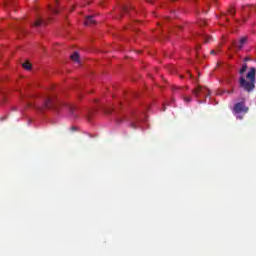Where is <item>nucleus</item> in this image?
Returning <instances> with one entry per match:
<instances>
[{"instance_id": "f257e3e1", "label": "nucleus", "mask_w": 256, "mask_h": 256, "mask_svg": "<svg viewBox=\"0 0 256 256\" xmlns=\"http://www.w3.org/2000/svg\"><path fill=\"white\" fill-rule=\"evenodd\" d=\"M256 83V68L251 67L245 76H241L239 79V87L246 91V93H253L255 91Z\"/></svg>"}, {"instance_id": "f03ea898", "label": "nucleus", "mask_w": 256, "mask_h": 256, "mask_svg": "<svg viewBox=\"0 0 256 256\" xmlns=\"http://www.w3.org/2000/svg\"><path fill=\"white\" fill-rule=\"evenodd\" d=\"M63 103L59 102L55 96H44L43 97V108L44 109H59Z\"/></svg>"}, {"instance_id": "7ed1b4c3", "label": "nucleus", "mask_w": 256, "mask_h": 256, "mask_svg": "<svg viewBox=\"0 0 256 256\" xmlns=\"http://www.w3.org/2000/svg\"><path fill=\"white\" fill-rule=\"evenodd\" d=\"M234 113H247L249 111V107L245 106V102H238L234 105L233 109Z\"/></svg>"}, {"instance_id": "20e7f679", "label": "nucleus", "mask_w": 256, "mask_h": 256, "mask_svg": "<svg viewBox=\"0 0 256 256\" xmlns=\"http://www.w3.org/2000/svg\"><path fill=\"white\" fill-rule=\"evenodd\" d=\"M201 94L204 95V97H209V89L198 86L193 90V95H195V97H199Z\"/></svg>"}, {"instance_id": "39448f33", "label": "nucleus", "mask_w": 256, "mask_h": 256, "mask_svg": "<svg viewBox=\"0 0 256 256\" xmlns=\"http://www.w3.org/2000/svg\"><path fill=\"white\" fill-rule=\"evenodd\" d=\"M65 107L67 110H69L70 117H72V119H77L79 117V115L75 113V111H77V108H75V106L71 104H65Z\"/></svg>"}, {"instance_id": "423d86ee", "label": "nucleus", "mask_w": 256, "mask_h": 256, "mask_svg": "<svg viewBox=\"0 0 256 256\" xmlns=\"http://www.w3.org/2000/svg\"><path fill=\"white\" fill-rule=\"evenodd\" d=\"M245 43H247V37H242L239 42L237 41L232 42V45L236 49H243Z\"/></svg>"}, {"instance_id": "0eeeda50", "label": "nucleus", "mask_w": 256, "mask_h": 256, "mask_svg": "<svg viewBox=\"0 0 256 256\" xmlns=\"http://www.w3.org/2000/svg\"><path fill=\"white\" fill-rule=\"evenodd\" d=\"M70 58L72 59V61H74L75 63H78V65H81V59H79V53L75 52L74 54H72L70 56Z\"/></svg>"}, {"instance_id": "6e6552de", "label": "nucleus", "mask_w": 256, "mask_h": 256, "mask_svg": "<svg viewBox=\"0 0 256 256\" xmlns=\"http://www.w3.org/2000/svg\"><path fill=\"white\" fill-rule=\"evenodd\" d=\"M41 25H45V21L41 18H37L33 24V27H41Z\"/></svg>"}, {"instance_id": "1a4fd4ad", "label": "nucleus", "mask_w": 256, "mask_h": 256, "mask_svg": "<svg viewBox=\"0 0 256 256\" xmlns=\"http://www.w3.org/2000/svg\"><path fill=\"white\" fill-rule=\"evenodd\" d=\"M130 11H133V6H123L121 8L122 13H130Z\"/></svg>"}, {"instance_id": "9d476101", "label": "nucleus", "mask_w": 256, "mask_h": 256, "mask_svg": "<svg viewBox=\"0 0 256 256\" xmlns=\"http://www.w3.org/2000/svg\"><path fill=\"white\" fill-rule=\"evenodd\" d=\"M95 23V20L93 19V16H88L85 21V25H93Z\"/></svg>"}, {"instance_id": "9b49d317", "label": "nucleus", "mask_w": 256, "mask_h": 256, "mask_svg": "<svg viewBox=\"0 0 256 256\" xmlns=\"http://www.w3.org/2000/svg\"><path fill=\"white\" fill-rule=\"evenodd\" d=\"M247 69H248L247 64H243L241 69L239 70L240 75H244Z\"/></svg>"}, {"instance_id": "f8f14e48", "label": "nucleus", "mask_w": 256, "mask_h": 256, "mask_svg": "<svg viewBox=\"0 0 256 256\" xmlns=\"http://www.w3.org/2000/svg\"><path fill=\"white\" fill-rule=\"evenodd\" d=\"M22 67L26 69L27 71L31 70V63L25 62L22 64Z\"/></svg>"}, {"instance_id": "ddd939ff", "label": "nucleus", "mask_w": 256, "mask_h": 256, "mask_svg": "<svg viewBox=\"0 0 256 256\" xmlns=\"http://www.w3.org/2000/svg\"><path fill=\"white\" fill-rule=\"evenodd\" d=\"M202 39L204 43H210L211 42V36L204 35L202 36Z\"/></svg>"}, {"instance_id": "4468645a", "label": "nucleus", "mask_w": 256, "mask_h": 256, "mask_svg": "<svg viewBox=\"0 0 256 256\" xmlns=\"http://www.w3.org/2000/svg\"><path fill=\"white\" fill-rule=\"evenodd\" d=\"M228 13H229V15H232V17H235V9L230 8V9L228 10Z\"/></svg>"}, {"instance_id": "2eb2a0df", "label": "nucleus", "mask_w": 256, "mask_h": 256, "mask_svg": "<svg viewBox=\"0 0 256 256\" xmlns=\"http://www.w3.org/2000/svg\"><path fill=\"white\" fill-rule=\"evenodd\" d=\"M184 101H185V103H191V97L185 96Z\"/></svg>"}, {"instance_id": "dca6fc26", "label": "nucleus", "mask_w": 256, "mask_h": 256, "mask_svg": "<svg viewBox=\"0 0 256 256\" xmlns=\"http://www.w3.org/2000/svg\"><path fill=\"white\" fill-rule=\"evenodd\" d=\"M51 11H52V13H54V15H58V13H59V10H57L55 8H52Z\"/></svg>"}, {"instance_id": "f3484780", "label": "nucleus", "mask_w": 256, "mask_h": 256, "mask_svg": "<svg viewBox=\"0 0 256 256\" xmlns=\"http://www.w3.org/2000/svg\"><path fill=\"white\" fill-rule=\"evenodd\" d=\"M112 111H113V109L109 108V109H106V110H105V113H106L107 115H109V113H111Z\"/></svg>"}, {"instance_id": "a211bd4d", "label": "nucleus", "mask_w": 256, "mask_h": 256, "mask_svg": "<svg viewBox=\"0 0 256 256\" xmlns=\"http://www.w3.org/2000/svg\"><path fill=\"white\" fill-rule=\"evenodd\" d=\"M131 127H132V129H137L138 126H137L136 123H132V124H131Z\"/></svg>"}, {"instance_id": "6ab92c4d", "label": "nucleus", "mask_w": 256, "mask_h": 256, "mask_svg": "<svg viewBox=\"0 0 256 256\" xmlns=\"http://www.w3.org/2000/svg\"><path fill=\"white\" fill-rule=\"evenodd\" d=\"M210 53H211V55H216L217 51L211 50Z\"/></svg>"}, {"instance_id": "aec40b11", "label": "nucleus", "mask_w": 256, "mask_h": 256, "mask_svg": "<svg viewBox=\"0 0 256 256\" xmlns=\"http://www.w3.org/2000/svg\"><path fill=\"white\" fill-rule=\"evenodd\" d=\"M11 5H13L11 2L6 3V7H11Z\"/></svg>"}, {"instance_id": "412c9836", "label": "nucleus", "mask_w": 256, "mask_h": 256, "mask_svg": "<svg viewBox=\"0 0 256 256\" xmlns=\"http://www.w3.org/2000/svg\"><path fill=\"white\" fill-rule=\"evenodd\" d=\"M237 119H243V116H237Z\"/></svg>"}, {"instance_id": "4be33fe9", "label": "nucleus", "mask_w": 256, "mask_h": 256, "mask_svg": "<svg viewBox=\"0 0 256 256\" xmlns=\"http://www.w3.org/2000/svg\"><path fill=\"white\" fill-rule=\"evenodd\" d=\"M71 129H72V131H75V130H76V128H75V127H71Z\"/></svg>"}, {"instance_id": "5701e85b", "label": "nucleus", "mask_w": 256, "mask_h": 256, "mask_svg": "<svg viewBox=\"0 0 256 256\" xmlns=\"http://www.w3.org/2000/svg\"><path fill=\"white\" fill-rule=\"evenodd\" d=\"M148 3H153V1H151V0H148Z\"/></svg>"}, {"instance_id": "b1692460", "label": "nucleus", "mask_w": 256, "mask_h": 256, "mask_svg": "<svg viewBox=\"0 0 256 256\" xmlns=\"http://www.w3.org/2000/svg\"><path fill=\"white\" fill-rule=\"evenodd\" d=\"M217 51H221V49H220V48H218V49H217Z\"/></svg>"}, {"instance_id": "393cba45", "label": "nucleus", "mask_w": 256, "mask_h": 256, "mask_svg": "<svg viewBox=\"0 0 256 256\" xmlns=\"http://www.w3.org/2000/svg\"><path fill=\"white\" fill-rule=\"evenodd\" d=\"M230 93H233V90H232V91H230Z\"/></svg>"}]
</instances>
